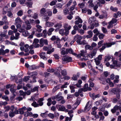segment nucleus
I'll return each instance as SVG.
<instances>
[{"instance_id": "obj_63", "label": "nucleus", "mask_w": 121, "mask_h": 121, "mask_svg": "<svg viewBox=\"0 0 121 121\" xmlns=\"http://www.w3.org/2000/svg\"><path fill=\"white\" fill-rule=\"evenodd\" d=\"M35 35L38 37H43V34L42 33H37L35 34Z\"/></svg>"}, {"instance_id": "obj_14", "label": "nucleus", "mask_w": 121, "mask_h": 121, "mask_svg": "<svg viewBox=\"0 0 121 121\" xmlns=\"http://www.w3.org/2000/svg\"><path fill=\"white\" fill-rule=\"evenodd\" d=\"M96 18L95 17H92L90 18L88 20V22L90 24L93 23L96 21Z\"/></svg>"}, {"instance_id": "obj_33", "label": "nucleus", "mask_w": 121, "mask_h": 121, "mask_svg": "<svg viewBox=\"0 0 121 121\" xmlns=\"http://www.w3.org/2000/svg\"><path fill=\"white\" fill-rule=\"evenodd\" d=\"M36 27L37 28V29L36 30L38 32H41L42 30V27L40 26L39 25H37L36 26Z\"/></svg>"}, {"instance_id": "obj_36", "label": "nucleus", "mask_w": 121, "mask_h": 121, "mask_svg": "<svg viewBox=\"0 0 121 121\" xmlns=\"http://www.w3.org/2000/svg\"><path fill=\"white\" fill-rule=\"evenodd\" d=\"M26 4L27 7L29 8H31L33 4L32 2H27L26 3Z\"/></svg>"}, {"instance_id": "obj_15", "label": "nucleus", "mask_w": 121, "mask_h": 121, "mask_svg": "<svg viewBox=\"0 0 121 121\" xmlns=\"http://www.w3.org/2000/svg\"><path fill=\"white\" fill-rule=\"evenodd\" d=\"M112 64L110 66V67L111 68H114L115 67H116L117 66V61L116 60H112Z\"/></svg>"}, {"instance_id": "obj_16", "label": "nucleus", "mask_w": 121, "mask_h": 121, "mask_svg": "<svg viewBox=\"0 0 121 121\" xmlns=\"http://www.w3.org/2000/svg\"><path fill=\"white\" fill-rule=\"evenodd\" d=\"M46 55L45 52H42L39 54V56L41 58L43 59L44 60H47V58L46 57Z\"/></svg>"}, {"instance_id": "obj_10", "label": "nucleus", "mask_w": 121, "mask_h": 121, "mask_svg": "<svg viewBox=\"0 0 121 121\" xmlns=\"http://www.w3.org/2000/svg\"><path fill=\"white\" fill-rule=\"evenodd\" d=\"M56 107L58 111H64L65 109V107L63 105H56Z\"/></svg>"}, {"instance_id": "obj_6", "label": "nucleus", "mask_w": 121, "mask_h": 121, "mask_svg": "<svg viewBox=\"0 0 121 121\" xmlns=\"http://www.w3.org/2000/svg\"><path fill=\"white\" fill-rule=\"evenodd\" d=\"M39 43L40 44V47H42L45 44L46 45H48V41L46 39H44L43 38L41 39Z\"/></svg>"}, {"instance_id": "obj_58", "label": "nucleus", "mask_w": 121, "mask_h": 121, "mask_svg": "<svg viewBox=\"0 0 121 121\" xmlns=\"http://www.w3.org/2000/svg\"><path fill=\"white\" fill-rule=\"evenodd\" d=\"M47 71L50 73H52L54 72L55 70L53 69L49 68L47 69Z\"/></svg>"}, {"instance_id": "obj_41", "label": "nucleus", "mask_w": 121, "mask_h": 121, "mask_svg": "<svg viewBox=\"0 0 121 121\" xmlns=\"http://www.w3.org/2000/svg\"><path fill=\"white\" fill-rule=\"evenodd\" d=\"M56 43L57 45V47L58 48H60L61 47V45L60 43V39H57L56 40Z\"/></svg>"}, {"instance_id": "obj_53", "label": "nucleus", "mask_w": 121, "mask_h": 121, "mask_svg": "<svg viewBox=\"0 0 121 121\" xmlns=\"http://www.w3.org/2000/svg\"><path fill=\"white\" fill-rule=\"evenodd\" d=\"M110 9L114 12H116L118 10V9L116 7L114 8L112 6H111L110 8Z\"/></svg>"}, {"instance_id": "obj_55", "label": "nucleus", "mask_w": 121, "mask_h": 121, "mask_svg": "<svg viewBox=\"0 0 121 121\" xmlns=\"http://www.w3.org/2000/svg\"><path fill=\"white\" fill-rule=\"evenodd\" d=\"M103 42L104 41L103 40H102L100 41L98 43V48H99L101 47L102 45V44L103 43Z\"/></svg>"}, {"instance_id": "obj_17", "label": "nucleus", "mask_w": 121, "mask_h": 121, "mask_svg": "<svg viewBox=\"0 0 121 121\" xmlns=\"http://www.w3.org/2000/svg\"><path fill=\"white\" fill-rule=\"evenodd\" d=\"M66 54H68V53H69L71 54L76 56V54L73 52V50L72 49H66Z\"/></svg>"}, {"instance_id": "obj_2", "label": "nucleus", "mask_w": 121, "mask_h": 121, "mask_svg": "<svg viewBox=\"0 0 121 121\" xmlns=\"http://www.w3.org/2000/svg\"><path fill=\"white\" fill-rule=\"evenodd\" d=\"M24 44V42H21L19 44V45L20 46V48L21 50L22 51H24L25 52H28L29 50V45L27 44H25L24 47H25V48H24L23 47V44Z\"/></svg>"}, {"instance_id": "obj_61", "label": "nucleus", "mask_w": 121, "mask_h": 121, "mask_svg": "<svg viewBox=\"0 0 121 121\" xmlns=\"http://www.w3.org/2000/svg\"><path fill=\"white\" fill-rule=\"evenodd\" d=\"M93 32L94 33H96V35H99V32L98 29L97 28H96L93 30Z\"/></svg>"}, {"instance_id": "obj_1", "label": "nucleus", "mask_w": 121, "mask_h": 121, "mask_svg": "<svg viewBox=\"0 0 121 121\" xmlns=\"http://www.w3.org/2000/svg\"><path fill=\"white\" fill-rule=\"evenodd\" d=\"M87 53V51L85 50H81L80 51V53L79 54H76V56L78 58H80L81 56H83L84 57L82 58V60H87L88 59L87 56L86 57L85 56L86 55Z\"/></svg>"}, {"instance_id": "obj_62", "label": "nucleus", "mask_w": 121, "mask_h": 121, "mask_svg": "<svg viewBox=\"0 0 121 121\" xmlns=\"http://www.w3.org/2000/svg\"><path fill=\"white\" fill-rule=\"evenodd\" d=\"M57 2V1L56 0L52 1L50 3V5L51 6H53L55 5Z\"/></svg>"}, {"instance_id": "obj_52", "label": "nucleus", "mask_w": 121, "mask_h": 121, "mask_svg": "<svg viewBox=\"0 0 121 121\" xmlns=\"http://www.w3.org/2000/svg\"><path fill=\"white\" fill-rule=\"evenodd\" d=\"M30 77L29 76H25L23 79V81L24 82H27L29 80Z\"/></svg>"}, {"instance_id": "obj_12", "label": "nucleus", "mask_w": 121, "mask_h": 121, "mask_svg": "<svg viewBox=\"0 0 121 121\" xmlns=\"http://www.w3.org/2000/svg\"><path fill=\"white\" fill-rule=\"evenodd\" d=\"M90 101H88L86 104L84 108V111L87 112L88 111L91 107V104H90Z\"/></svg>"}, {"instance_id": "obj_59", "label": "nucleus", "mask_w": 121, "mask_h": 121, "mask_svg": "<svg viewBox=\"0 0 121 121\" xmlns=\"http://www.w3.org/2000/svg\"><path fill=\"white\" fill-rule=\"evenodd\" d=\"M2 20L3 21L4 23H6L7 22V17L5 16H4Z\"/></svg>"}, {"instance_id": "obj_47", "label": "nucleus", "mask_w": 121, "mask_h": 121, "mask_svg": "<svg viewBox=\"0 0 121 121\" xmlns=\"http://www.w3.org/2000/svg\"><path fill=\"white\" fill-rule=\"evenodd\" d=\"M61 73L62 75L63 76L66 75L67 74L66 71L65 69H64L63 70H62Z\"/></svg>"}, {"instance_id": "obj_29", "label": "nucleus", "mask_w": 121, "mask_h": 121, "mask_svg": "<svg viewBox=\"0 0 121 121\" xmlns=\"http://www.w3.org/2000/svg\"><path fill=\"white\" fill-rule=\"evenodd\" d=\"M43 98H41L38 100V102L39 103V105L42 106L43 105V103L42 101L43 100Z\"/></svg>"}, {"instance_id": "obj_42", "label": "nucleus", "mask_w": 121, "mask_h": 121, "mask_svg": "<svg viewBox=\"0 0 121 121\" xmlns=\"http://www.w3.org/2000/svg\"><path fill=\"white\" fill-rule=\"evenodd\" d=\"M54 26L55 27H57L58 29L61 28L62 26V25L60 23H57Z\"/></svg>"}, {"instance_id": "obj_35", "label": "nucleus", "mask_w": 121, "mask_h": 121, "mask_svg": "<svg viewBox=\"0 0 121 121\" xmlns=\"http://www.w3.org/2000/svg\"><path fill=\"white\" fill-rule=\"evenodd\" d=\"M22 34L23 36L26 37L29 36V34L28 31H24L23 32Z\"/></svg>"}, {"instance_id": "obj_22", "label": "nucleus", "mask_w": 121, "mask_h": 121, "mask_svg": "<svg viewBox=\"0 0 121 121\" xmlns=\"http://www.w3.org/2000/svg\"><path fill=\"white\" fill-rule=\"evenodd\" d=\"M112 57V56L109 55L106 56L104 57V61L105 62H107L109 61L111 59V58Z\"/></svg>"}, {"instance_id": "obj_64", "label": "nucleus", "mask_w": 121, "mask_h": 121, "mask_svg": "<svg viewBox=\"0 0 121 121\" xmlns=\"http://www.w3.org/2000/svg\"><path fill=\"white\" fill-rule=\"evenodd\" d=\"M64 29H61L59 31V33L61 35H63L64 34Z\"/></svg>"}, {"instance_id": "obj_3", "label": "nucleus", "mask_w": 121, "mask_h": 121, "mask_svg": "<svg viewBox=\"0 0 121 121\" xmlns=\"http://www.w3.org/2000/svg\"><path fill=\"white\" fill-rule=\"evenodd\" d=\"M52 48V47L51 46H44L43 48V49L45 51H48L47 54H50L54 51V48H52L51 49H50Z\"/></svg>"}, {"instance_id": "obj_27", "label": "nucleus", "mask_w": 121, "mask_h": 121, "mask_svg": "<svg viewBox=\"0 0 121 121\" xmlns=\"http://www.w3.org/2000/svg\"><path fill=\"white\" fill-rule=\"evenodd\" d=\"M48 112V111H46L45 112L41 113L40 114V116L43 118H46L47 117Z\"/></svg>"}, {"instance_id": "obj_49", "label": "nucleus", "mask_w": 121, "mask_h": 121, "mask_svg": "<svg viewBox=\"0 0 121 121\" xmlns=\"http://www.w3.org/2000/svg\"><path fill=\"white\" fill-rule=\"evenodd\" d=\"M31 105L35 107H36L39 106V104H37L36 102L34 101L31 104Z\"/></svg>"}, {"instance_id": "obj_34", "label": "nucleus", "mask_w": 121, "mask_h": 121, "mask_svg": "<svg viewBox=\"0 0 121 121\" xmlns=\"http://www.w3.org/2000/svg\"><path fill=\"white\" fill-rule=\"evenodd\" d=\"M65 48H62L61 49V53L62 55H64L66 54V49L65 50Z\"/></svg>"}, {"instance_id": "obj_45", "label": "nucleus", "mask_w": 121, "mask_h": 121, "mask_svg": "<svg viewBox=\"0 0 121 121\" xmlns=\"http://www.w3.org/2000/svg\"><path fill=\"white\" fill-rule=\"evenodd\" d=\"M97 65V66L96 67V69H97L100 70H101L102 69L103 66L102 65L100 64L99 65Z\"/></svg>"}, {"instance_id": "obj_54", "label": "nucleus", "mask_w": 121, "mask_h": 121, "mask_svg": "<svg viewBox=\"0 0 121 121\" xmlns=\"http://www.w3.org/2000/svg\"><path fill=\"white\" fill-rule=\"evenodd\" d=\"M38 14L37 13H35L32 16V17L34 19H36L38 18Z\"/></svg>"}, {"instance_id": "obj_30", "label": "nucleus", "mask_w": 121, "mask_h": 121, "mask_svg": "<svg viewBox=\"0 0 121 121\" xmlns=\"http://www.w3.org/2000/svg\"><path fill=\"white\" fill-rule=\"evenodd\" d=\"M79 104H78L77 102H75L72 106V110H74L75 109Z\"/></svg>"}, {"instance_id": "obj_20", "label": "nucleus", "mask_w": 121, "mask_h": 121, "mask_svg": "<svg viewBox=\"0 0 121 121\" xmlns=\"http://www.w3.org/2000/svg\"><path fill=\"white\" fill-rule=\"evenodd\" d=\"M88 84H85L83 88L85 91H86L87 90L91 91V90L92 88H91L88 87Z\"/></svg>"}, {"instance_id": "obj_18", "label": "nucleus", "mask_w": 121, "mask_h": 121, "mask_svg": "<svg viewBox=\"0 0 121 121\" xmlns=\"http://www.w3.org/2000/svg\"><path fill=\"white\" fill-rule=\"evenodd\" d=\"M115 42H112L111 43H104V45L107 48H108L111 46L112 45H113L115 44Z\"/></svg>"}, {"instance_id": "obj_56", "label": "nucleus", "mask_w": 121, "mask_h": 121, "mask_svg": "<svg viewBox=\"0 0 121 121\" xmlns=\"http://www.w3.org/2000/svg\"><path fill=\"white\" fill-rule=\"evenodd\" d=\"M114 108L116 110H117L118 109H119L121 108V106H118L117 105H116L114 107Z\"/></svg>"}, {"instance_id": "obj_57", "label": "nucleus", "mask_w": 121, "mask_h": 121, "mask_svg": "<svg viewBox=\"0 0 121 121\" xmlns=\"http://www.w3.org/2000/svg\"><path fill=\"white\" fill-rule=\"evenodd\" d=\"M8 10V8L7 7H4L3 9V14H5L6 13L7 10Z\"/></svg>"}, {"instance_id": "obj_26", "label": "nucleus", "mask_w": 121, "mask_h": 121, "mask_svg": "<svg viewBox=\"0 0 121 121\" xmlns=\"http://www.w3.org/2000/svg\"><path fill=\"white\" fill-rule=\"evenodd\" d=\"M54 24V23H53L48 22H46V26L48 27H52Z\"/></svg>"}, {"instance_id": "obj_44", "label": "nucleus", "mask_w": 121, "mask_h": 121, "mask_svg": "<svg viewBox=\"0 0 121 121\" xmlns=\"http://www.w3.org/2000/svg\"><path fill=\"white\" fill-rule=\"evenodd\" d=\"M23 14V12L22 10H20L18 11L17 13V14L19 16H22Z\"/></svg>"}, {"instance_id": "obj_11", "label": "nucleus", "mask_w": 121, "mask_h": 121, "mask_svg": "<svg viewBox=\"0 0 121 121\" xmlns=\"http://www.w3.org/2000/svg\"><path fill=\"white\" fill-rule=\"evenodd\" d=\"M120 91V89L118 88H113L110 89L109 91V92H112L114 94H116L117 92Z\"/></svg>"}, {"instance_id": "obj_38", "label": "nucleus", "mask_w": 121, "mask_h": 121, "mask_svg": "<svg viewBox=\"0 0 121 121\" xmlns=\"http://www.w3.org/2000/svg\"><path fill=\"white\" fill-rule=\"evenodd\" d=\"M59 38L57 36H53L51 38V39L52 41H54L56 40V41L57 39H58Z\"/></svg>"}, {"instance_id": "obj_48", "label": "nucleus", "mask_w": 121, "mask_h": 121, "mask_svg": "<svg viewBox=\"0 0 121 121\" xmlns=\"http://www.w3.org/2000/svg\"><path fill=\"white\" fill-rule=\"evenodd\" d=\"M9 115L11 117H12L14 116L15 114L13 111H10L9 112Z\"/></svg>"}, {"instance_id": "obj_8", "label": "nucleus", "mask_w": 121, "mask_h": 121, "mask_svg": "<svg viewBox=\"0 0 121 121\" xmlns=\"http://www.w3.org/2000/svg\"><path fill=\"white\" fill-rule=\"evenodd\" d=\"M82 39V38L81 36L78 35H76L73 38V39L75 40H77L76 42L78 44L80 43L81 41V40Z\"/></svg>"}, {"instance_id": "obj_13", "label": "nucleus", "mask_w": 121, "mask_h": 121, "mask_svg": "<svg viewBox=\"0 0 121 121\" xmlns=\"http://www.w3.org/2000/svg\"><path fill=\"white\" fill-rule=\"evenodd\" d=\"M46 11L44 8H42L40 10L39 15L42 16L45 15L46 14Z\"/></svg>"}, {"instance_id": "obj_51", "label": "nucleus", "mask_w": 121, "mask_h": 121, "mask_svg": "<svg viewBox=\"0 0 121 121\" xmlns=\"http://www.w3.org/2000/svg\"><path fill=\"white\" fill-rule=\"evenodd\" d=\"M72 109V110L69 111L68 112V114L69 115L70 117L72 118L73 116V115L72 114L73 112V111Z\"/></svg>"}, {"instance_id": "obj_39", "label": "nucleus", "mask_w": 121, "mask_h": 121, "mask_svg": "<svg viewBox=\"0 0 121 121\" xmlns=\"http://www.w3.org/2000/svg\"><path fill=\"white\" fill-rule=\"evenodd\" d=\"M54 30L53 28H50L48 30V35H50L52 34V32Z\"/></svg>"}, {"instance_id": "obj_19", "label": "nucleus", "mask_w": 121, "mask_h": 121, "mask_svg": "<svg viewBox=\"0 0 121 121\" xmlns=\"http://www.w3.org/2000/svg\"><path fill=\"white\" fill-rule=\"evenodd\" d=\"M26 110H27V108L26 107L24 106L19 109V112L20 114H23L24 113V111Z\"/></svg>"}, {"instance_id": "obj_31", "label": "nucleus", "mask_w": 121, "mask_h": 121, "mask_svg": "<svg viewBox=\"0 0 121 121\" xmlns=\"http://www.w3.org/2000/svg\"><path fill=\"white\" fill-rule=\"evenodd\" d=\"M85 50L89 49L91 50L92 49V48L91 46L88 44L86 45L85 46Z\"/></svg>"}, {"instance_id": "obj_7", "label": "nucleus", "mask_w": 121, "mask_h": 121, "mask_svg": "<svg viewBox=\"0 0 121 121\" xmlns=\"http://www.w3.org/2000/svg\"><path fill=\"white\" fill-rule=\"evenodd\" d=\"M62 60L65 62H69L72 61V59L71 57L68 56H64L62 58Z\"/></svg>"}, {"instance_id": "obj_9", "label": "nucleus", "mask_w": 121, "mask_h": 121, "mask_svg": "<svg viewBox=\"0 0 121 121\" xmlns=\"http://www.w3.org/2000/svg\"><path fill=\"white\" fill-rule=\"evenodd\" d=\"M76 21L75 22V23L76 25L81 24L82 22V20L79 16H76L75 17Z\"/></svg>"}, {"instance_id": "obj_5", "label": "nucleus", "mask_w": 121, "mask_h": 121, "mask_svg": "<svg viewBox=\"0 0 121 121\" xmlns=\"http://www.w3.org/2000/svg\"><path fill=\"white\" fill-rule=\"evenodd\" d=\"M3 37H5L6 39L8 38V36L4 33L1 32L0 34V43H2L4 41Z\"/></svg>"}, {"instance_id": "obj_50", "label": "nucleus", "mask_w": 121, "mask_h": 121, "mask_svg": "<svg viewBox=\"0 0 121 121\" xmlns=\"http://www.w3.org/2000/svg\"><path fill=\"white\" fill-rule=\"evenodd\" d=\"M95 60L97 65H99V64L101 61L100 60L96 58L95 59Z\"/></svg>"}, {"instance_id": "obj_21", "label": "nucleus", "mask_w": 121, "mask_h": 121, "mask_svg": "<svg viewBox=\"0 0 121 121\" xmlns=\"http://www.w3.org/2000/svg\"><path fill=\"white\" fill-rule=\"evenodd\" d=\"M87 33L88 35L86 36L87 38H90L92 37L93 33L92 31L91 30L89 31Z\"/></svg>"}, {"instance_id": "obj_23", "label": "nucleus", "mask_w": 121, "mask_h": 121, "mask_svg": "<svg viewBox=\"0 0 121 121\" xmlns=\"http://www.w3.org/2000/svg\"><path fill=\"white\" fill-rule=\"evenodd\" d=\"M82 26V24H79L78 25V26L75 25L73 26V28L74 29L77 30H79L78 28H81Z\"/></svg>"}, {"instance_id": "obj_25", "label": "nucleus", "mask_w": 121, "mask_h": 121, "mask_svg": "<svg viewBox=\"0 0 121 121\" xmlns=\"http://www.w3.org/2000/svg\"><path fill=\"white\" fill-rule=\"evenodd\" d=\"M15 24H17L19 23H21L22 22V21L21 20L20 18L18 17H17L15 20Z\"/></svg>"}, {"instance_id": "obj_46", "label": "nucleus", "mask_w": 121, "mask_h": 121, "mask_svg": "<svg viewBox=\"0 0 121 121\" xmlns=\"http://www.w3.org/2000/svg\"><path fill=\"white\" fill-rule=\"evenodd\" d=\"M102 103V100H99L96 101L95 103V104L96 105H99L101 104Z\"/></svg>"}, {"instance_id": "obj_60", "label": "nucleus", "mask_w": 121, "mask_h": 121, "mask_svg": "<svg viewBox=\"0 0 121 121\" xmlns=\"http://www.w3.org/2000/svg\"><path fill=\"white\" fill-rule=\"evenodd\" d=\"M113 23L110 21L108 24V26L107 28L108 29H109L110 28L112 27H113Z\"/></svg>"}, {"instance_id": "obj_24", "label": "nucleus", "mask_w": 121, "mask_h": 121, "mask_svg": "<svg viewBox=\"0 0 121 121\" xmlns=\"http://www.w3.org/2000/svg\"><path fill=\"white\" fill-rule=\"evenodd\" d=\"M39 68L38 67L36 66L35 65H32L29 66V69L30 70H33L38 69Z\"/></svg>"}, {"instance_id": "obj_37", "label": "nucleus", "mask_w": 121, "mask_h": 121, "mask_svg": "<svg viewBox=\"0 0 121 121\" xmlns=\"http://www.w3.org/2000/svg\"><path fill=\"white\" fill-rule=\"evenodd\" d=\"M69 11L68 9L65 8L63 10V13L64 15H66L69 13Z\"/></svg>"}, {"instance_id": "obj_32", "label": "nucleus", "mask_w": 121, "mask_h": 121, "mask_svg": "<svg viewBox=\"0 0 121 121\" xmlns=\"http://www.w3.org/2000/svg\"><path fill=\"white\" fill-rule=\"evenodd\" d=\"M65 30L68 31H69L71 28V26L70 25H68L67 24H65Z\"/></svg>"}, {"instance_id": "obj_28", "label": "nucleus", "mask_w": 121, "mask_h": 121, "mask_svg": "<svg viewBox=\"0 0 121 121\" xmlns=\"http://www.w3.org/2000/svg\"><path fill=\"white\" fill-rule=\"evenodd\" d=\"M32 113L31 112H26L24 113V115L25 117H31Z\"/></svg>"}, {"instance_id": "obj_43", "label": "nucleus", "mask_w": 121, "mask_h": 121, "mask_svg": "<svg viewBox=\"0 0 121 121\" xmlns=\"http://www.w3.org/2000/svg\"><path fill=\"white\" fill-rule=\"evenodd\" d=\"M58 95V97L56 98V100L58 101H59L62 100V99H63V97L62 96H59L58 95Z\"/></svg>"}, {"instance_id": "obj_4", "label": "nucleus", "mask_w": 121, "mask_h": 121, "mask_svg": "<svg viewBox=\"0 0 121 121\" xmlns=\"http://www.w3.org/2000/svg\"><path fill=\"white\" fill-rule=\"evenodd\" d=\"M98 48H95L93 51L91 52L90 53L88 54L87 55V57H88L91 58H92L95 56L97 52V50Z\"/></svg>"}, {"instance_id": "obj_40", "label": "nucleus", "mask_w": 121, "mask_h": 121, "mask_svg": "<svg viewBox=\"0 0 121 121\" xmlns=\"http://www.w3.org/2000/svg\"><path fill=\"white\" fill-rule=\"evenodd\" d=\"M99 35L98 37L100 39H103L105 36L103 34L100 33L99 34Z\"/></svg>"}]
</instances>
